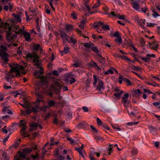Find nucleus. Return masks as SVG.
<instances>
[{
  "mask_svg": "<svg viewBox=\"0 0 160 160\" xmlns=\"http://www.w3.org/2000/svg\"><path fill=\"white\" fill-rule=\"evenodd\" d=\"M24 31L23 30L20 28L18 26H15L14 30L12 31L11 30L10 32L7 33L6 39L8 41H11L17 37V34H22Z\"/></svg>",
  "mask_w": 160,
  "mask_h": 160,
  "instance_id": "1",
  "label": "nucleus"
},
{
  "mask_svg": "<svg viewBox=\"0 0 160 160\" xmlns=\"http://www.w3.org/2000/svg\"><path fill=\"white\" fill-rule=\"evenodd\" d=\"M94 82L93 83L94 87H96V90L100 93H102V91L104 89V88L103 87V83L102 80H98L97 86L96 85L97 82V77L95 75L93 76Z\"/></svg>",
  "mask_w": 160,
  "mask_h": 160,
  "instance_id": "2",
  "label": "nucleus"
},
{
  "mask_svg": "<svg viewBox=\"0 0 160 160\" xmlns=\"http://www.w3.org/2000/svg\"><path fill=\"white\" fill-rule=\"evenodd\" d=\"M27 57L33 59V62L35 63L34 66L36 67V68L40 67L41 63L39 61V57L37 54L35 53H28L27 55Z\"/></svg>",
  "mask_w": 160,
  "mask_h": 160,
  "instance_id": "3",
  "label": "nucleus"
},
{
  "mask_svg": "<svg viewBox=\"0 0 160 160\" xmlns=\"http://www.w3.org/2000/svg\"><path fill=\"white\" fill-rule=\"evenodd\" d=\"M13 68L15 70V76L16 77H18L20 76V73L19 71V69L23 71L24 70V68L23 67L20 66L17 64H12Z\"/></svg>",
  "mask_w": 160,
  "mask_h": 160,
  "instance_id": "4",
  "label": "nucleus"
},
{
  "mask_svg": "<svg viewBox=\"0 0 160 160\" xmlns=\"http://www.w3.org/2000/svg\"><path fill=\"white\" fill-rule=\"evenodd\" d=\"M129 96L128 93H125L122 97L121 100L122 103L123 104L124 107L126 109H128V105L130 103L129 101L128 100Z\"/></svg>",
  "mask_w": 160,
  "mask_h": 160,
  "instance_id": "5",
  "label": "nucleus"
},
{
  "mask_svg": "<svg viewBox=\"0 0 160 160\" xmlns=\"http://www.w3.org/2000/svg\"><path fill=\"white\" fill-rule=\"evenodd\" d=\"M11 67V69L10 72L7 74L6 76L5 77L7 79V80L8 81V79L12 78L14 77H16L15 76V70L12 65L10 66Z\"/></svg>",
  "mask_w": 160,
  "mask_h": 160,
  "instance_id": "6",
  "label": "nucleus"
},
{
  "mask_svg": "<svg viewBox=\"0 0 160 160\" xmlns=\"http://www.w3.org/2000/svg\"><path fill=\"white\" fill-rule=\"evenodd\" d=\"M131 4L132 8L135 10L139 12L140 11V6L139 4L136 1L134 0H132L131 2Z\"/></svg>",
  "mask_w": 160,
  "mask_h": 160,
  "instance_id": "7",
  "label": "nucleus"
},
{
  "mask_svg": "<svg viewBox=\"0 0 160 160\" xmlns=\"http://www.w3.org/2000/svg\"><path fill=\"white\" fill-rule=\"evenodd\" d=\"M26 153L24 152H20L18 155H16L13 160H21V158H25Z\"/></svg>",
  "mask_w": 160,
  "mask_h": 160,
  "instance_id": "8",
  "label": "nucleus"
},
{
  "mask_svg": "<svg viewBox=\"0 0 160 160\" xmlns=\"http://www.w3.org/2000/svg\"><path fill=\"white\" fill-rule=\"evenodd\" d=\"M146 57H141V59L145 62H149L151 59L150 57L155 58V55L153 54H148L146 55Z\"/></svg>",
  "mask_w": 160,
  "mask_h": 160,
  "instance_id": "9",
  "label": "nucleus"
},
{
  "mask_svg": "<svg viewBox=\"0 0 160 160\" xmlns=\"http://www.w3.org/2000/svg\"><path fill=\"white\" fill-rule=\"evenodd\" d=\"M0 27H2L5 29L8 28V31L7 32V33L10 32L11 31V27L10 26L8 22H1L0 23Z\"/></svg>",
  "mask_w": 160,
  "mask_h": 160,
  "instance_id": "10",
  "label": "nucleus"
},
{
  "mask_svg": "<svg viewBox=\"0 0 160 160\" xmlns=\"http://www.w3.org/2000/svg\"><path fill=\"white\" fill-rule=\"evenodd\" d=\"M60 33V37L62 40L63 43H65L66 42V41L67 40V39L69 38V36L63 31H61Z\"/></svg>",
  "mask_w": 160,
  "mask_h": 160,
  "instance_id": "11",
  "label": "nucleus"
},
{
  "mask_svg": "<svg viewBox=\"0 0 160 160\" xmlns=\"http://www.w3.org/2000/svg\"><path fill=\"white\" fill-rule=\"evenodd\" d=\"M0 56L2 57V59L5 62H7L8 61V54L6 52H1L0 53Z\"/></svg>",
  "mask_w": 160,
  "mask_h": 160,
  "instance_id": "12",
  "label": "nucleus"
},
{
  "mask_svg": "<svg viewBox=\"0 0 160 160\" xmlns=\"http://www.w3.org/2000/svg\"><path fill=\"white\" fill-rule=\"evenodd\" d=\"M22 34L23 35L25 40L27 42H30L32 39L31 38V34L29 32L24 31Z\"/></svg>",
  "mask_w": 160,
  "mask_h": 160,
  "instance_id": "13",
  "label": "nucleus"
},
{
  "mask_svg": "<svg viewBox=\"0 0 160 160\" xmlns=\"http://www.w3.org/2000/svg\"><path fill=\"white\" fill-rule=\"evenodd\" d=\"M13 7V4L12 3H8L7 5H5L3 7V9L6 11H7L9 9L10 11H12Z\"/></svg>",
  "mask_w": 160,
  "mask_h": 160,
  "instance_id": "14",
  "label": "nucleus"
},
{
  "mask_svg": "<svg viewBox=\"0 0 160 160\" xmlns=\"http://www.w3.org/2000/svg\"><path fill=\"white\" fill-rule=\"evenodd\" d=\"M67 41L69 43H72L73 45H74L77 42V40L75 38L72 37H69L67 39Z\"/></svg>",
  "mask_w": 160,
  "mask_h": 160,
  "instance_id": "15",
  "label": "nucleus"
},
{
  "mask_svg": "<svg viewBox=\"0 0 160 160\" xmlns=\"http://www.w3.org/2000/svg\"><path fill=\"white\" fill-rule=\"evenodd\" d=\"M88 125L84 122H81L79 123L77 125V127L79 128L86 129Z\"/></svg>",
  "mask_w": 160,
  "mask_h": 160,
  "instance_id": "16",
  "label": "nucleus"
},
{
  "mask_svg": "<svg viewBox=\"0 0 160 160\" xmlns=\"http://www.w3.org/2000/svg\"><path fill=\"white\" fill-rule=\"evenodd\" d=\"M103 23L100 22H96L92 24L93 27L95 28H98L103 25Z\"/></svg>",
  "mask_w": 160,
  "mask_h": 160,
  "instance_id": "17",
  "label": "nucleus"
},
{
  "mask_svg": "<svg viewBox=\"0 0 160 160\" xmlns=\"http://www.w3.org/2000/svg\"><path fill=\"white\" fill-rule=\"evenodd\" d=\"M19 125L22 127L21 129L22 131H25L27 127L26 125V122L23 120H21L20 122Z\"/></svg>",
  "mask_w": 160,
  "mask_h": 160,
  "instance_id": "18",
  "label": "nucleus"
},
{
  "mask_svg": "<svg viewBox=\"0 0 160 160\" xmlns=\"http://www.w3.org/2000/svg\"><path fill=\"white\" fill-rule=\"evenodd\" d=\"M33 49L35 50H39L40 52H42L43 49L41 46L39 44H36L34 45L33 47Z\"/></svg>",
  "mask_w": 160,
  "mask_h": 160,
  "instance_id": "19",
  "label": "nucleus"
},
{
  "mask_svg": "<svg viewBox=\"0 0 160 160\" xmlns=\"http://www.w3.org/2000/svg\"><path fill=\"white\" fill-rule=\"evenodd\" d=\"M151 45L153 49L155 50H157L158 49V44L155 41H152V43H151Z\"/></svg>",
  "mask_w": 160,
  "mask_h": 160,
  "instance_id": "20",
  "label": "nucleus"
},
{
  "mask_svg": "<svg viewBox=\"0 0 160 160\" xmlns=\"http://www.w3.org/2000/svg\"><path fill=\"white\" fill-rule=\"evenodd\" d=\"M40 109L39 105L38 104H36L34 107H33L31 109L32 112L36 113L38 111V110Z\"/></svg>",
  "mask_w": 160,
  "mask_h": 160,
  "instance_id": "21",
  "label": "nucleus"
},
{
  "mask_svg": "<svg viewBox=\"0 0 160 160\" xmlns=\"http://www.w3.org/2000/svg\"><path fill=\"white\" fill-rule=\"evenodd\" d=\"M69 48L68 47H65L64 48L63 50L62 51H60L62 55V56L64 54H65L69 52Z\"/></svg>",
  "mask_w": 160,
  "mask_h": 160,
  "instance_id": "22",
  "label": "nucleus"
},
{
  "mask_svg": "<svg viewBox=\"0 0 160 160\" xmlns=\"http://www.w3.org/2000/svg\"><path fill=\"white\" fill-rule=\"evenodd\" d=\"M115 71L117 72V71L114 69L113 68H111L110 69L108 70L107 71L105 72L104 73V74L105 75H108L109 74H112L113 73V71Z\"/></svg>",
  "mask_w": 160,
  "mask_h": 160,
  "instance_id": "23",
  "label": "nucleus"
},
{
  "mask_svg": "<svg viewBox=\"0 0 160 160\" xmlns=\"http://www.w3.org/2000/svg\"><path fill=\"white\" fill-rule=\"evenodd\" d=\"M66 29L67 31H71L73 30V26L70 24H65Z\"/></svg>",
  "mask_w": 160,
  "mask_h": 160,
  "instance_id": "24",
  "label": "nucleus"
},
{
  "mask_svg": "<svg viewBox=\"0 0 160 160\" xmlns=\"http://www.w3.org/2000/svg\"><path fill=\"white\" fill-rule=\"evenodd\" d=\"M120 79H123V80L127 82V83L130 86L131 85V81L128 79L124 78L123 76H120Z\"/></svg>",
  "mask_w": 160,
  "mask_h": 160,
  "instance_id": "25",
  "label": "nucleus"
},
{
  "mask_svg": "<svg viewBox=\"0 0 160 160\" xmlns=\"http://www.w3.org/2000/svg\"><path fill=\"white\" fill-rule=\"evenodd\" d=\"M48 104V106L49 108L50 107H52L54 105L55 103V101L53 100H48L47 102Z\"/></svg>",
  "mask_w": 160,
  "mask_h": 160,
  "instance_id": "26",
  "label": "nucleus"
},
{
  "mask_svg": "<svg viewBox=\"0 0 160 160\" xmlns=\"http://www.w3.org/2000/svg\"><path fill=\"white\" fill-rule=\"evenodd\" d=\"M152 16L154 18H156V17L158 16H159V15L158 14V13L156 12V10H155L154 8H152Z\"/></svg>",
  "mask_w": 160,
  "mask_h": 160,
  "instance_id": "27",
  "label": "nucleus"
},
{
  "mask_svg": "<svg viewBox=\"0 0 160 160\" xmlns=\"http://www.w3.org/2000/svg\"><path fill=\"white\" fill-rule=\"evenodd\" d=\"M90 65L91 67H96L97 68V69L98 70H101V68L98 66L96 63L94 61H91V62L90 63Z\"/></svg>",
  "mask_w": 160,
  "mask_h": 160,
  "instance_id": "28",
  "label": "nucleus"
},
{
  "mask_svg": "<svg viewBox=\"0 0 160 160\" xmlns=\"http://www.w3.org/2000/svg\"><path fill=\"white\" fill-rule=\"evenodd\" d=\"M13 16L16 19L17 21L18 22H21V20L20 16L17 14L13 13L12 14Z\"/></svg>",
  "mask_w": 160,
  "mask_h": 160,
  "instance_id": "29",
  "label": "nucleus"
},
{
  "mask_svg": "<svg viewBox=\"0 0 160 160\" xmlns=\"http://www.w3.org/2000/svg\"><path fill=\"white\" fill-rule=\"evenodd\" d=\"M102 27V28L104 30V31H106V30H110V28L109 27V26L107 25L104 24L103 23V25H102L101 26Z\"/></svg>",
  "mask_w": 160,
  "mask_h": 160,
  "instance_id": "30",
  "label": "nucleus"
},
{
  "mask_svg": "<svg viewBox=\"0 0 160 160\" xmlns=\"http://www.w3.org/2000/svg\"><path fill=\"white\" fill-rule=\"evenodd\" d=\"M145 21V19H140L139 22L138 24L140 25L142 28H143V27L146 25Z\"/></svg>",
  "mask_w": 160,
  "mask_h": 160,
  "instance_id": "31",
  "label": "nucleus"
},
{
  "mask_svg": "<svg viewBox=\"0 0 160 160\" xmlns=\"http://www.w3.org/2000/svg\"><path fill=\"white\" fill-rule=\"evenodd\" d=\"M2 157L4 160H9V157L7 155L6 152H3L2 154Z\"/></svg>",
  "mask_w": 160,
  "mask_h": 160,
  "instance_id": "32",
  "label": "nucleus"
},
{
  "mask_svg": "<svg viewBox=\"0 0 160 160\" xmlns=\"http://www.w3.org/2000/svg\"><path fill=\"white\" fill-rule=\"evenodd\" d=\"M75 150L78 151L83 158H84V156L82 152V150L81 149L79 148H75Z\"/></svg>",
  "mask_w": 160,
  "mask_h": 160,
  "instance_id": "33",
  "label": "nucleus"
},
{
  "mask_svg": "<svg viewBox=\"0 0 160 160\" xmlns=\"http://www.w3.org/2000/svg\"><path fill=\"white\" fill-rule=\"evenodd\" d=\"M84 4H85V7L87 9L88 12H89L90 14H92L95 13L96 12H90V9L89 6L88 5V3L87 2H85Z\"/></svg>",
  "mask_w": 160,
  "mask_h": 160,
  "instance_id": "34",
  "label": "nucleus"
},
{
  "mask_svg": "<svg viewBox=\"0 0 160 160\" xmlns=\"http://www.w3.org/2000/svg\"><path fill=\"white\" fill-rule=\"evenodd\" d=\"M32 151V148H25L22 150V151L25 152L26 154L30 153Z\"/></svg>",
  "mask_w": 160,
  "mask_h": 160,
  "instance_id": "35",
  "label": "nucleus"
},
{
  "mask_svg": "<svg viewBox=\"0 0 160 160\" xmlns=\"http://www.w3.org/2000/svg\"><path fill=\"white\" fill-rule=\"evenodd\" d=\"M109 8L107 6H105L103 8V10L105 12L104 14L110 16V14L109 12Z\"/></svg>",
  "mask_w": 160,
  "mask_h": 160,
  "instance_id": "36",
  "label": "nucleus"
},
{
  "mask_svg": "<svg viewBox=\"0 0 160 160\" xmlns=\"http://www.w3.org/2000/svg\"><path fill=\"white\" fill-rule=\"evenodd\" d=\"M130 68L136 71H139L140 68L134 65H131L129 66Z\"/></svg>",
  "mask_w": 160,
  "mask_h": 160,
  "instance_id": "37",
  "label": "nucleus"
},
{
  "mask_svg": "<svg viewBox=\"0 0 160 160\" xmlns=\"http://www.w3.org/2000/svg\"><path fill=\"white\" fill-rule=\"evenodd\" d=\"M114 41L118 43L119 44H121L122 42V39L120 37L116 38L115 39Z\"/></svg>",
  "mask_w": 160,
  "mask_h": 160,
  "instance_id": "38",
  "label": "nucleus"
},
{
  "mask_svg": "<svg viewBox=\"0 0 160 160\" xmlns=\"http://www.w3.org/2000/svg\"><path fill=\"white\" fill-rule=\"evenodd\" d=\"M123 92V91H121L120 92L115 93H114V96L116 97L120 98L122 95V94Z\"/></svg>",
  "mask_w": 160,
  "mask_h": 160,
  "instance_id": "39",
  "label": "nucleus"
},
{
  "mask_svg": "<svg viewBox=\"0 0 160 160\" xmlns=\"http://www.w3.org/2000/svg\"><path fill=\"white\" fill-rule=\"evenodd\" d=\"M40 69L35 74V75L36 76L37 74L38 73H39L40 74L42 75L43 74V69L42 67H39V68H38Z\"/></svg>",
  "mask_w": 160,
  "mask_h": 160,
  "instance_id": "40",
  "label": "nucleus"
},
{
  "mask_svg": "<svg viewBox=\"0 0 160 160\" xmlns=\"http://www.w3.org/2000/svg\"><path fill=\"white\" fill-rule=\"evenodd\" d=\"M7 50V48L3 45H2L1 46V49L0 50V53L1 52H6V51Z\"/></svg>",
  "mask_w": 160,
  "mask_h": 160,
  "instance_id": "41",
  "label": "nucleus"
},
{
  "mask_svg": "<svg viewBox=\"0 0 160 160\" xmlns=\"http://www.w3.org/2000/svg\"><path fill=\"white\" fill-rule=\"evenodd\" d=\"M20 139H19L18 140H17L12 145V146L15 148H16L19 145Z\"/></svg>",
  "mask_w": 160,
  "mask_h": 160,
  "instance_id": "42",
  "label": "nucleus"
},
{
  "mask_svg": "<svg viewBox=\"0 0 160 160\" xmlns=\"http://www.w3.org/2000/svg\"><path fill=\"white\" fill-rule=\"evenodd\" d=\"M47 150L46 149H45V147H43L42 148V152L41 154V155L40 156V157H41L42 158H43L44 157L45 155V153L46 152Z\"/></svg>",
  "mask_w": 160,
  "mask_h": 160,
  "instance_id": "43",
  "label": "nucleus"
},
{
  "mask_svg": "<svg viewBox=\"0 0 160 160\" xmlns=\"http://www.w3.org/2000/svg\"><path fill=\"white\" fill-rule=\"evenodd\" d=\"M22 131L21 130V133L22 134V136L25 137H29V135H27V132L24 131Z\"/></svg>",
  "mask_w": 160,
  "mask_h": 160,
  "instance_id": "44",
  "label": "nucleus"
},
{
  "mask_svg": "<svg viewBox=\"0 0 160 160\" xmlns=\"http://www.w3.org/2000/svg\"><path fill=\"white\" fill-rule=\"evenodd\" d=\"M48 108H49L48 106L45 105L43 107H40V109H39L43 112H45L47 111V109Z\"/></svg>",
  "mask_w": 160,
  "mask_h": 160,
  "instance_id": "45",
  "label": "nucleus"
},
{
  "mask_svg": "<svg viewBox=\"0 0 160 160\" xmlns=\"http://www.w3.org/2000/svg\"><path fill=\"white\" fill-rule=\"evenodd\" d=\"M91 50L93 52L98 53L99 52V51L96 47H92L91 48Z\"/></svg>",
  "mask_w": 160,
  "mask_h": 160,
  "instance_id": "46",
  "label": "nucleus"
},
{
  "mask_svg": "<svg viewBox=\"0 0 160 160\" xmlns=\"http://www.w3.org/2000/svg\"><path fill=\"white\" fill-rule=\"evenodd\" d=\"M83 45L84 47L88 48H89L91 47L90 43L84 42L83 43Z\"/></svg>",
  "mask_w": 160,
  "mask_h": 160,
  "instance_id": "47",
  "label": "nucleus"
},
{
  "mask_svg": "<svg viewBox=\"0 0 160 160\" xmlns=\"http://www.w3.org/2000/svg\"><path fill=\"white\" fill-rule=\"evenodd\" d=\"M91 79L89 78H87L86 83V87H89Z\"/></svg>",
  "mask_w": 160,
  "mask_h": 160,
  "instance_id": "48",
  "label": "nucleus"
},
{
  "mask_svg": "<svg viewBox=\"0 0 160 160\" xmlns=\"http://www.w3.org/2000/svg\"><path fill=\"white\" fill-rule=\"evenodd\" d=\"M112 126L113 128L115 129H116L118 131H120L121 130L120 128H119L118 126L115 125H112Z\"/></svg>",
  "mask_w": 160,
  "mask_h": 160,
  "instance_id": "49",
  "label": "nucleus"
},
{
  "mask_svg": "<svg viewBox=\"0 0 160 160\" xmlns=\"http://www.w3.org/2000/svg\"><path fill=\"white\" fill-rule=\"evenodd\" d=\"M31 157L34 159H38L39 158V156L38 152H36L35 155H32Z\"/></svg>",
  "mask_w": 160,
  "mask_h": 160,
  "instance_id": "50",
  "label": "nucleus"
},
{
  "mask_svg": "<svg viewBox=\"0 0 160 160\" xmlns=\"http://www.w3.org/2000/svg\"><path fill=\"white\" fill-rule=\"evenodd\" d=\"M96 121L97 124L101 126L102 124V121L100 119L98 118H97L96 119Z\"/></svg>",
  "mask_w": 160,
  "mask_h": 160,
  "instance_id": "51",
  "label": "nucleus"
},
{
  "mask_svg": "<svg viewBox=\"0 0 160 160\" xmlns=\"http://www.w3.org/2000/svg\"><path fill=\"white\" fill-rule=\"evenodd\" d=\"M149 128L151 130H156L158 129L157 128L154 127L152 125L149 126Z\"/></svg>",
  "mask_w": 160,
  "mask_h": 160,
  "instance_id": "52",
  "label": "nucleus"
},
{
  "mask_svg": "<svg viewBox=\"0 0 160 160\" xmlns=\"http://www.w3.org/2000/svg\"><path fill=\"white\" fill-rule=\"evenodd\" d=\"M101 126L107 130H109L110 129L109 128L108 126L105 123H103Z\"/></svg>",
  "mask_w": 160,
  "mask_h": 160,
  "instance_id": "53",
  "label": "nucleus"
},
{
  "mask_svg": "<svg viewBox=\"0 0 160 160\" xmlns=\"http://www.w3.org/2000/svg\"><path fill=\"white\" fill-rule=\"evenodd\" d=\"M120 33L118 31H116L114 33L113 35V36L114 37H115L116 38H117L120 37Z\"/></svg>",
  "mask_w": 160,
  "mask_h": 160,
  "instance_id": "54",
  "label": "nucleus"
},
{
  "mask_svg": "<svg viewBox=\"0 0 160 160\" xmlns=\"http://www.w3.org/2000/svg\"><path fill=\"white\" fill-rule=\"evenodd\" d=\"M90 126L94 132L96 133H98V131L92 125H90Z\"/></svg>",
  "mask_w": 160,
  "mask_h": 160,
  "instance_id": "55",
  "label": "nucleus"
},
{
  "mask_svg": "<svg viewBox=\"0 0 160 160\" xmlns=\"http://www.w3.org/2000/svg\"><path fill=\"white\" fill-rule=\"evenodd\" d=\"M38 78H41V81L42 82H43V81H45H45L46 80V78L45 77L43 76H41L40 75H39L38 77Z\"/></svg>",
  "mask_w": 160,
  "mask_h": 160,
  "instance_id": "56",
  "label": "nucleus"
},
{
  "mask_svg": "<svg viewBox=\"0 0 160 160\" xmlns=\"http://www.w3.org/2000/svg\"><path fill=\"white\" fill-rule=\"evenodd\" d=\"M134 92L135 94L139 95L140 94H141V91L139 89H138L134 91Z\"/></svg>",
  "mask_w": 160,
  "mask_h": 160,
  "instance_id": "57",
  "label": "nucleus"
},
{
  "mask_svg": "<svg viewBox=\"0 0 160 160\" xmlns=\"http://www.w3.org/2000/svg\"><path fill=\"white\" fill-rule=\"evenodd\" d=\"M9 136H7L4 139H2V143L4 144H6V142L8 140V139L9 138Z\"/></svg>",
  "mask_w": 160,
  "mask_h": 160,
  "instance_id": "58",
  "label": "nucleus"
},
{
  "mask_svg": "<svg viewBox=\"0 0 160 160\" xmlns=\"http://www.w3.org/2000/svg\"><path fill=\"white\" fill-rule=\"evenodd\" d=\"M67 140L69 141L71 144H72L74 143L75 142L74 140L72 139L71 138H67Z\"/></svg>",
  "mask_w": 160,
  "mask_h": 160,
  "instance_id": "59",
  "label": "nucleus"
},
{
  "mask_svg": "<svg viewBox=\"0 0 160 160\" xmlns=\"http://www.w3.org/2000/svg\"><path fill=\"white\" fill-rule=\"evenodd\" d=\"M52 74L56 76H58L59 75L58 71L56 70H54L52 72Z\"/></svg>",
  "mask_w": 160,
  "mask_h": 160,
  "instance_id": "60",
  "label": "nucleus"
},
{
  "mask_svg": "<svg viewBox=\"0 0 160 160\" xmlns=\"http://www.w3.org/2000/svg\"><path fill=\"white\" fill-rule=\"evenodd\" d=\"M147 9L148 8L146 7H144V8H142L140 11L143 13H145Z\"/></svg>",
  "mask_w": 160,
  "mask_h": 160,
  "instance_id": "61",
  "label": "nucleus"
},
{
  "mask_svg": "<svg viewBox=\"0 0 160 160\" xmlns=\"http://www.w3.org/2000/svg\"><path fill=\"white\" fill-rule=\"evenodd\" d=\"M82 109L83 110V111L85 112H88L89 111L88 108L86 106L83 107Z\"/></svg>",
  "mask_w": 160,
  "mask_h": 160,
  "instance_id": "62",
  "label": "nucleus"
},
{
  "mask_svg": "<svg viewBox=\"0 0 160 160\" xmlns=\"http://www.w3.org/2000/svg\"><path fill=\"white\" fill-rule=\"evenodd\" d=\"M10 117L8 115H6L5 116H3L2 117V118L4 121H7V119L9 118Z\"/></svg>",
  "mask_w": 160,
  "mask_h": 160,
  "instance_id": "63",
  "label": "nucleus"
},
{
  "mask_svg": "<svg viewBox=\"0 0 160 160\" xmlns=\"http://www.w3.org/2000/svg\"><path fill=\"white\" fill-rule=\"evenodd\" d=\"M36 94L37 95L38 98L43 100V97L42 95L40 94L39 93H36Z\"/></svg>",
  "mask_w": 160,
  "mask_h": 160,
  "instance_id": "64",
  "label": "nucleus"
}]
</instances>
